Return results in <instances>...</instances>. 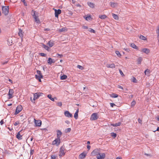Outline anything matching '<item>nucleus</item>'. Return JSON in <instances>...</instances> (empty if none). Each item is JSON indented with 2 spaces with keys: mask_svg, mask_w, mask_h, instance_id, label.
Wrapping results in <instances>:
<instances>
[{
  "mask_svg": "<svg viewBox=\"0 0 159 159\" xmlns=\"http://www.w3.org/2000/svg\"><path fill=\"white\" fill-rule=\"evenodd\" d=\"M31 14L33 16V18L34 19L35 21L37 23H40V21L38 18V13H35V11L32 10L31 11Z\"/></svg>",
  "mask_w": 159,
  "mask_h": 159,
  "instance_id": "nucleus-1",
  "label": "nucleus"
},
{
  "mask_svg": "<svg viewBox=\"0 0 159 159\" xmlns=\"http://www.w3.org/2000/svg\"><path fill=\"white\" fill-rule=\"evenodd\" d=\"M66 150L65 149V147L62 146L60 148L59 151V156L60 157H61L64 156L66 152Z\"/></svg>",
  "mask_w": 159,
  "mask_h": 159,
  "instance_id": "nucleus-2",
  "label": "nucleus"
},
{
  "mask_svg": "<svg viewBox=\"0 0 159 159\" xmlns=\"http://www.w3.org/2000/svg\"><path fill=\"white\" fill-rule=\"evenodd\" d=\"M98 113L95 112L94 113L92 114L90 118V120H97L98 118Z\"/></svg>",
  "mask_w": 159,
  "mask_h": 159,
  "instance_id": "nucleus-3",
  "label": "nucleus"
},
{
  "mask_svg": "<svg viewBox=\"0 0 159 159\" xmlns=\"http://www.w3.org/2000/svg\"><path fill=\"white\" fill-rule=\"evenodd\" d=\"M2 13L5 15H6L8 14L9 12V8L8 7H2Z\"/></svg>",
  "mask_w": 159,
  "mask_h": 159,
  "instance_id": "nucleus-4",
  "label": "nucleus"
},
{
  "mask_svg": "<svg viewBox=\"0 0 159 159\" xmlns=\"http://www.w3.org/2000/svg\"><path fill=\"white\" fill-rule=\"evenodd\" d=\"M60 139L57 138L55 140L53 141L52 144L58 146L60 144Z\"/></svg>",
  "mask_w": 159,
  "mask_h": 159,
  "instance_id": "nucleus-5",
  "label": "nucleus"
},
{
  "mask_svg": "<svg viewBox=\"0 0 159 159\" xmlns=\"http://www.w3.org/2000/svg\"><path fill=\"white\" fill-rule=\"evenodd\" d=\"M43 94V93L40 92H38L34 93L33 99L34 101L38 99L40 96H42Z\"/></svg>",
  "mask_w": 159,
  "mask_h": 159,
  "instance_id": "nucleus-6",
  "label": "nucleus"
},
{
  "mask_svg": "<svg viewBox=\"0 0 159 159\" xmlns=\"http://www.w3.org/2000/svg\"><path fill=\"white\" fill-rule=\"evenodd\" d=\"M106 157L105 154L104 153H100L96 156L97 159H104Z\"/></svg>",
  "mask_w": 159,
  "mask_h": 159,
  "instance_id": "nucleus-7",
  "label": "nucleus"
},
{
  "mask_svg": "<svg viewBox=\"0 0 159 159\" xmlns=\"http://www.w3.org/2000/svg\"><path fill=\"white\" fill-rule=\"evenodd\" d=\"M22 109V107L20 105H18L16 107L15 114L16 115L19 113Z\"/></svg>",
  "mask_w": 159,
  "mask_h": 159,
  "instance_id": "nucleus-8",
  "label": "nucleus"
},
{
  "mask_svg": "<svg viewBox=\"0 0 159 159\" xmlns=\"http://www.w3.org/2000/svg\"><path fill=\"white\" fill-rule=\"evenodd\" d=\"M34 123L35 125L37 126L40 127L42 124L41 121L40 120H36L35 119H34Z\"/></svg>",
  "mask_w": 159,
  "mask_h": 159,
  "instance_id": "nucleus-9",
  "label": "nucleus"
},
{
  "mask_svg": "<svg viewBox=\"0 0 159 159\" xmlns=\"http://www.w3.org/2000/svg\"><path fill=\"white\" fill-rule=\"evenodd\" d=\"M99 153V150L98 149H96L92 152L91 154L93 156H97Z\"/></svg>",
  "mask_w": 159,
  "mask_h": 159,
  "instance_id": "nucleus-10",
  "label": "nucleus"
},
{
  "mask_svg": "<svg viewBox=\"0 0 159 159\" xmlns=\"http://www.w3.org/2000/svg\"><path fill=\"white\" fill-rule=\"evenodd\" d=\"M55 11V15L56 17H58V15L61 13V10L60 9L57 10L54 9Z\"/></svg>",
  "mask_w": 159,
  "mask_h": 159,
  "instance_id": "nucleus-11",
  "label": "nucleus"
},
{
  "mask_svg": "<svg viewBox=\"0 0 159 159\" xmlns=\"http://www.w3.org/2000/svg\"><path fill=\"white\" fill-rule=\"evenodd\" d=\"M13 93L14 91L13 89H10L8 93V95L9 96L8 99H10L13 97L12 95H13Z\"/></svg>",
  "mask_w": 159,
  "mask_h": 159,
  "instance_id": "nucleus-12",
  "label": "nucleus"
},
{
  "mask_svg": "<svg viewBox=\"0 0 159 159\" xmlns=\"http://www.w3.org/2000/svg\"><path fill=\"white\" fill-rule=\"evenodd\" d=\"M87 154V152L86 151H84L83 152L80 154V158L84 159L85 157Z\"/></svg>",
  "mask_w": 159,
  "mask_h": 159,
  "instance_id": "nucleus-13",
  "label": "nucleus"
},
{
  "mask_svg": "<svg viewBox=\"0 0 159 159\" xmlns=\"http://www.w3.org/2000/svg\"><path fill=\"white\" fill-rule=\"evenodd\" d=\"M64 115L68 117H71L72 116V115L68 111L65 112Z\"/></svg>",
  "mask_w": 159,
  "mask_h": 159,
  "instance_id": "nucleus-14",
  "label": "nucleus"
},
{
  "mask_svg": "<svg viewBox=\"0 0 159 159\" xmlns=\"http://www.w3.org/2000/svg\"><path fill=\"white\" fill-rule=\"evenodd\" d=\"M106 66L107 68H114L115 67V65L114 63H111V64H107L106 65Z\"/></svg>",
  "mask_w": 159,
  "mask_h": 159,
  "instance_id": "nucleus-15",
  "label": "nucleus"
},
{
  "mask_svg": "<svg viewBox=\"0 0 159 159\" xmlns=\"http://www.w3.org/2000/svg\"><path fill=\"white\" fill-rule=\"evenodd\" d=\"M57 138H59L60 139L61 137V135L62 134V133L59 130H57Z\"/></svg>",
  "mask_w": 159,
  "mask_h": 159,
  "instance_id": "nucleus-16",
  "label": "nucleus"
},
{
  "mask_svg": "<svg viewBox=\"0 0 159 159\" xmlns=\"http://www.w3.org/2000/svg\"><path fill=\"white\" fill-rule=\"evenodd\" d=\"M18 35L21 39H22L23 37V32L21 29H19Z\"/></svg>",
  "mask_w": 159,
  "mask_h": 159,
  "instance_id": "nucleus-17",
  "label": "nucleus"
},
{
  "mask_svg": "<svg viewBox=\"0 0 159 159\" xmlns=\"http://www.w3.org/2000/svg\"><path fill=\"white\" fill-rule=\"evenodd\" d=\"M141 51L143 52L148 54L150 52V50L149 49L146 48H144L142 49Z\"/></svg>",
  "mask_w": 159,
  "mask_h": 159,
  "instance_id": "nucleus-18",
  "label": "nucleus"
},
{
  "mask_svg": "<svg viewBox=\"0 0 159 159\" xmlns=\"http://www.w3.org/2000/svg\"><path fill=\"white\" fill-rule=\"evenodd\" d=\"M19 131L18 133L16 135V138L19 140H21L22 139V136L20 134V132Z\"/></svg>",
  "mask_w": 159,
  "mask_h": 159,
  "instance_id": "nucleus-19",
  "label": "nucleus"
},
{
  "mask_svg": "<svg viewBox=\"0 0 159 159\" xmlns=\"http://www.w3.org/2000/svg\"><path fill=\"white\" fill-rule=\"evenodd\" d=\"M110 5L112 7H115L117 6V3L115 2H110Z\"/></svg>",
  "mask_w": 159,
  "mask_h": 159,
  "instance_id": "nucleus-20",
  "label": "nucleus"
},
{
  "mask_svg": "<svg viewBox=\"0 0 159 159\" xmlns=\"http://www.w3.org/2000/svg\"><path fill=\"white\" fill-rule=\"evenodd\" d=\"M130 46L132 48L135 49L139 50L138 49V47L134 43H131Z\"/></svg>",
  "mask_w": 159,
  "mask_h": 159,
  "instance_id": "nucleus-21",
  "label": "nucleus"
},
{
  "mask_svg": "<svg viewBox=\"0 0 159 159\" xmlns=\"http://www.w3.org/2000/svg\"><path fill=\"white\" fill-rule=\"evenodd\" d=\"M78 112H79V109H78L76 110V112H75V113L74 115V117L76 119H77L78 118Z\"/></svg>",
  "mask_w": 159,
  "mask_h": 159,
  "instance_id": "nucleus-22",
  "label": "nucleus"
},
{
  "mask_svg": "<svg viewBox=\"0 0 159 159\" xmlns=\"http://www.w3.org/2000/svg\"><path fill=\"white\" fill-rule=\"evenodd\" d=\"M107 17V16L105 15H99V18L101 19H104Z\"/></svg>",
  "mask_w": 159,
  "mask_h": 159,
  "instance_id": "nucleus-23",
  "label": "nucleus"
},
{
  "mask_svg": "<svg viewBox=\"0 0 159 159\" xmlns=\"http://www.w3.org/2000/svg\"><path fill=\"white\" fill-rule=\"evenodd\" d=\"M47 62L50 65L52 63H54L52 59L51 58H48Z\"/></svg>",
  "mask_w": 159,
  "mask_h": 159,
  "instance_id": "nucleus-24",
  "label": "nucleus"
},
{
  "mask_svg": "<svg viewBox=\"0 0 159 159\" xmlns=\"http://www.w3.org/2000/svg\"><path fill=\"white\" fill-rule=\"evenodd\" d=\"M110 96L113 98H116L118 97V95L117 94L113 93L110 95Z\"/></svg>",
  "mask_w": 159,
  "mask_h": 159,
  "instance_id": "nucleus-25",
  "label": "nucleus"
},
{
  "mask_svg": "<svg viewBox=\"0 0 159 159\" xmlns=\"http://www.w3.org/2000/svg\"><path fill=\"white\" fill-rule=\"evenodd\" d=\"M84 17L87 21L91 20V17L90 16H84Z\"/></svg>",
  "mask_w": 159,
  "mask_h": 159,
  "instance_id": "nucleus-26",
  "label": "nucleus"
},
{
  "mask_svg": "<svg viewBox=\"0 0 159 159\" xmlns=\"http://www.w3.org/2000/svg\"><path fill=\"white\" fill-rule=\"evenodd\" d=\"M48 45L50 47H51L52 46H53L54 45V43L52 41H50L48 43Z\"/></svg>",
  "mask_w": 159,
  "mask_h": 159,
  "instance_id": "nucleus-27",
  "label": "nucleus"
},
{
  "mask_svg": "<svg viewBox=\"0 0 159 159\" xmlns=\"http://www.w3.org/2000/svg\"><path fill=\"white\" fill-rule=\"evenodd\" d=\"M88 4L89 6L91 8H93L94 7V4L93 3L90 2H88Z\"/></svg>",
  "mask_w": 159,
  "mask_h": 159,
  "instance_id": "nucleus-28",
  "label": "nucleus"
},
{
  "mask_svg": "<svg viewBox=\"0 0 159 159\" xmlns=\"http://www.w3.org/2000/svg\"><path fill=\"white\" fill-rule=\"evenodd\" d=\"M112 16L113 18L116 20H118L119 19L118 16L116 15L114 13H112Z\"/></svg>",
  "mask_w": 159,
  "mask_h": 159,
  "instance_id": "nucleus-29",
  "label": "nucleus"
},
{
  "mask_svg": "<svg viewBox=\"0 0 159 159\" xmlns=\"http://www.w3.org/2000/svg\"><path fill=\"white\" fill-rule=\"evenodd\" d=\"M142 60L143 59L141 57H139L137 60L138 64H140L141 63Z\"/></svg>",
  "mask_w": 159,
  "mask_h": 159,
  "instance_id": "nucleus-30",
  "label": "nucleus"
},
{
  "mask_svg": "<svg viewBox=\"0 0 159 159\" xmlns=\"http://www.w3.org/2000/svg\"><path fill=\"white\" fill-rule=\"evenodd\" d=\"M121 123L120 122L116 123L115 124H113L111 125H112L113 126H117L120 125Z\"/></svg>",
  "mask_w": 159,
  "mask_h": 159,
  "instance_id": "nucleus-31",
  "label": "nucleus"
},
{
  "mask_svg": "<svg viewBox=\"0 0 159 159\" xmlns=\"http://www.w3.org/2000/svg\"><path fill=\"white\" fill-rule=\"evenodd\" d=\"M50 99L51 101H54V98L52 97V95L51 94H48L47 96Z\"/></svg>",
  "mask_w": 159,
  "mask_h": 159,
  "instance_id": "nucleus-32",
  "label": "nucleus"
},
{
  "mask_svg": "<svg viewBox=\"0 0 159 159\" xmlns=\"http://www.w3.org/2000/svg\"><path fill=\"white\" fill-rule=\"evenodd\" d=\"M35 78L36 79L38 80L40 79L43 78V75H41L40 76L39 75H35Z\"/></svg>",
  "mask_w": 159,
  "mask_h": 159,
  "instance_id": "nucleus-33",
  "label": "nucleus"
},
{
  "mask_svg": "<svg viewBox=\"0 0 159 159\" xmlns=\"http://www.w3.org/2000/svg\"><path fill=\"white\" fill-rule=\"evenodd\" d=\"M67 78V76L66 75H63L61 76V80L66 79Z\"/></svg>",
  "mask_w": 159,
  "mask_h": 159,
  "instance_id": "nucleus-34",
  "label": "nucleus"
},
{
  "mask_svg": "<svg viewBox=\"0 0 159 159\" xmlns=\"http://www.w3.org/2000/svg\"><path fill=\"white\" fill-rule=\"evenodd\" d=\"M131 81L132 82L134 83H136L137 82V80L135 78L133 77V78L131 79Z\"/></svg>",
  "mask_w": 159,
  "mask_h": 159,
  "instance_id": "nucleus-35",
  "label": "nucleus"
},
{
  "mask_svg": "<svg viewBox=\"0 0 159 159\" xmlns=\"http://www.w3.org/2000/svg\"><path fill=\"white\" fill-rule=\"evenodd\" d=\"M144 73L145 75H148L150 73V70L147 69L145 70Z\"/></svg>",
  "mask_w": 159,
  "mask_h": 159,
  "instance_id": "nucleus-36",
  "label": "nucleus"
},
{
  "mask_svg": "<svg viewBox=\"0 0 159 159\" xmlns=\"http://www.w3.org/2000/svg\"><path fill=\"white\" fill-rule=\"evenodd\" d=\"M139 38L143 40H145L146 39V38L144 36L142 35H140L139 37Z\"/></svg>",
  "mask_w": 159,
  "mask_h": 159,
  "instance_id": "nucleus-37",
  "label": "nucleus"
},
{
  "mask_svg": "<svg viewBox=\"0 0 159 159\" xmlns=\"http://www.w3.org/2000/svg\"><path fill=\"white\" fill-rule=\"evenodd\" d=\"M111 136L113 138H115L117 136L116 134L113 132L111 133Z\"/></svg>",
  "mask_w": 159,
  "mask_h": 159,
  "instance_id": "nucleus-38",
  "label": "nucleus"
},
{
  "mask_svg": "<svg viewBox=\"0 0 159 159\" xmlns=\"http://www.w3.org/2000/svg\"><path fill=\"white\" fill-rule=\"evenodd\" d=\"M88 30L90 32H91V33H95V31L93 30V29L91 28H89L88 29Z\"/></svg>",
  "mask_w": 159,
  "mask_h": 159,
  "instance_id": "nucleus-39",
  "label": "nucleus"
},
{
  "mask_svg": "<svg viewBox=\"0 0 159 159\" xmlns=\"http://www.w3.org/2000/svg\"><path fill=\"white\" fill-rule=\"evenodd\" d=\"M115 53L119 57H120L121 56V54H120V52L118 51H116L115 52Z\"/></svg>",
  "mask_w": 159,
  "mask_h": 159,
  "instance_id": "nucleus-40",
  "label": "nucleus"
},
{
  "mask_svg": "<svg viewBox=\"0 0 159 159\" xmlns=\"http://www.w3.org/2000/svg\"><path fill=\"white\" fill-rule=\"evenodd\" d=\"M136 102L134 100L131 103V107H133L136 104Z\"/></svg>",
  "mask_w": 159,
  "mask_h": 159,
  "instance_id": "nucleus-41",
  "label": "nucleus"
},
{
  "mask_svg": "<svg viewBox=\"0 0 159 159\" xmlns=\"http://www.w3.org/2000/svg\"><path fill=\"white\" fill-rule=\"evenodd\" d=\"M43 47L46 50H48L49 48L48 47L45 45L43 44Z\"/></svg>",
  "mask_w": 159,
  "mask_h": 159,
  "instance_id": "nucleus-42",
  "label": "nucleus"
},
{
  "mask_svg": "<svg viewBox=\"0 0 159 159\" xmlns=\"http://www.w3.org/2000/svg\"><path fill=\"white\" fill-rule=\"evenodd\" d=\"M66 30V29L65 28H63L59 30V31L60 32H62L64 31H65Z\"/></svg>",
  "mask_w": 159,
  "mask_h": 159,
  "instance_id": "nucleus-43",
  "label": "nucleus"
},
{
  "mask_svg": "<svg viewBox=\"0 0 159 159\" xmlns=\"http://www.w3.org/2000/svg\"><path fill=\"white\" fill-rule=\"evenodd\" d=\"M71 129L70 128H68L65 130V132L66 133L69 132L71 131Z\"/></svg>",
  "mask_w": 159,
  "mask_h": 159,
  "instance_id": "nucleus-44",
  "label": "nucleus"
},
{
  "mask_svg": "<svg viewBox=\"0 0 159 159\" xmlns=\"http://www.w3.org/2000/svg\"><path fill=\"white\" fill-rule=\"evenodd\" d=\"M57 106L61 107L62 106V102H59L57 103Z\"/></svg>",
  "mask_w": 159,
  "mask_h": 159,
  "instance_id": "nucleus-45",
  "label": "nucleus"
},
{
  "mask_svg": "<svg viewBox=\"0 0 159 159\" xmlns=\"http://www.w3.org/2000/svg\"><path fill=\"white\" fill-rule=\"evenodd\" d=\"M39 54L41 56L43 57H46V54H45L43 53H40Z\"/></svg>",
  "mask_w": 159,
  "mask_h": 159,
  "instance_id": "nucleus-46",
  "label": "nucleus"
},
{
  "mask_svg": "<svg viewBox=\"0 0 159 159\" xmlns=\"http://www.w3.org/2000/svg\"><path fill=\"white\" fill-rule=\"evenodd\" d=\"M63 55L62 54H60L58 53H57V57H59L60 58H61V57H63Z\"/></svg>",
  "mask_w": 159,
  "mask_h": 159,
  "instance_id": "nucleus-47",
  "label": "nucleus"
},
{
  "mask_svg": "<svg viewBox=\"0 0 159 159\" xmlns=\"http://www.w3.org/2000/svg\"><path fill=\"white\" fill-rule=\"evenodd\" d=\"M20 124L19 121H17L15 122V123L14 124V125L15 126H16Z\"/></svg>",
  "mask_w": 159,
  "mask_h": 159,
  "instance_id": "nucleus-48",
  "label": "nucleus"
},
{
  "mask_svg": "<svg viewBox=\"0 0 159 159\" xmlns=\"http://www.w3.org/2000/svg\"><path fill=\"white\" fill-rule=\"evenodd\" d=\"M37 73L39 75H39L40 76L41 75H43L41 72V71L40 70H38L37 71Z\"/></svg>",
  "mask_w": 159,
  "mask_h": 159,
  "instance_id": "nucleus-49",
  "label": "nucleus"
},
{
  "mask_svg": "<svg viewBox=\"0 0 159 159\" xmlns=\"http://www.w3.org/2000/svg\"><path fill=\"white\" fill-rule=\"evenodd\" d=\"M119 72H120V74L122 76V75H124V74L123 73V72H122V71L120 70V69H119Z\"/></svg>",
  "mask_w": 159,
  "mask_h": 159,
  "instance_id": "nucleus-50",
  "label": "nucleus"
},
{
  "mask_svg": "<svg viewBox=\"0 0 159 159\" xmlns=\"http://www.w3.org/2000/svg\"><path fill=\"white\" fill-rule=\"evenodd\" d=\"M110 105L111 107H114V106H116V105L114 103H110Z\"/></svg>",
  "mask_w": 159,
  "mask_h": 159,
  "instance_id": "nucleus-51",
  "label": "nucleus"
},
{
  "mask_svg": "<svg viewBox=\"0 0 159 159\" xmlns=\"http://www.w3.org/2000/svg\"><path fill=\"white\" fill-rule=\"evenodd\" d=\"M138 122L139 123H140L141 124H142V120L141 119H140L139 118L138 119Z\"/></svg>",
  "mask_w": 159,
  "mask_h": 159,
  "instance_id": "nucleus-52",
  "label": "nucleus"
},
{
  "mask_svg": "<svg viewBox=\"0 0 159 159\" xmlns=\"http://www.w3.org/2000/svg\"><path fill=\"white\" fill-rule=\"evenodd\" d=\"M117 87H118V88L119 89H120L122 90H123V88L121 86H120V85H118L117 86Z\"/></svg>",
  "mask_w": 159,
  "mask_h": 159,
  "instance_id": "nucleus-53",
  "label": "nucleus"
},
{
  "mask_svg": "<svg viewBox=\"0 0 159 159\" xmlns=\"http://www.w3.org/2000/svg\"><path fill=\"white\" fill-rule=\"evenodd\" d=\"M56 157L55 155H52L51 156V159H55Z\"/></svg>",
  "mask_w": 159,
  "mask_h": 159,
  "instance_id": "nucleus-54",
  "label": "nucleus"
},
{
  "mask_svg": "<svg viewBox=\"0 0 159 159\" xmlns=\"http://www.w3.org/2000/svg\"><path fill=\"white\" fill-rule=\"evenodd\" d=\"M82 28L83 29H88V27L87 26H84V25L83 26Z\"/></svg>",
  "mask_w": 159,
  "mask_h": 159,
  "instance_id": "nucleus-55",
  "label": "nucleus"
},
{
  "mask_svg": "<svg viewBox=\"0 0 159 159\" xmlns=\"http://www.w3.org/2000/svg\"><path fill=\"white\" fill-rule=\"evenodd\" d=\"M83 93H84V92H86L85 90L87 89L86 87H83Z\"/></svg>",
  "mask_w": 159,
  "mask_h": 159,
  "instance_id": "nucleus-56",
  "label": "nucleus"
},
{
  "mask_svg": "<svg viewBox=\"0 0 159 159\" xmlns=\"http://www.w3.org/2000/svg\"><path fill=\"white\" fill-rule=\"evenodd\" d=\"M4 123V121H3V120H2L0 122V124L1 125H2Z\"/></svg>",
  "mask_w": 159,
  "mask_h": 159,
  "instance_id": "nucleus-57",
  "label": "nucleus"
},
{
  "mask_svg": "<svg viewBox=\"0 0 159 159\" xmlns=\"http://www.w3.org/2000/svg\"><path fill=\"white\" fill-rule=\"evenodd\" d=\"M87 149L89 150L90 148H91V146L89 145H88L87 146Z\"/></svg>",
  "mask_w": 159,
  "mask_h": 159,
  "instance_id": "nucleus-58",
  "label": "nucleus"
},
{
  "mask_svg": "<svg viewBox=\"0 0 159 159\" xmlns=\"http://www.w3.org/2000/svg\"><path fill=\"white\" fill-rule=\"evenodd\" d=\"M34 150L31 149L30 150V154H33L34 153Z\"/></svg>",
  "mask_w": 159,
  "mask_h": 159,
  "instance_id": "nucleus-59",
  "label": "nucleus"
},
{
  "mask_svg": "<svg viewBox=\"0 0 159 159\" xmlns=\"http://www.w3.org/2000/svg\"><path fill=\"white\" fill-rule=\"evenodd\" d=\"M8 62V61H5V62H2V65H5V64H6Z\"/></svg>",
  "mask_w": 159,
  "mask_h": 159,
  "instance_id": "nucleus-60",
  "label": "nucleus"
},
{
  "mask_svg": "<svg viewBox=\"0 0 159 159\" xmlns=\"http://www.w3.org/2000/svg\"><path fill=\"white\" fill-rule=\"evenodd\" d=\"M9 130H10V131H11L12 129H13V128L12 127H11V128H10V127H7V128Z\"/></svg>",
  "mask_w": 159,
  "mask_h": 159,
  "instance_id": "nucleus-61",
  "label": "nucleus"
},
{
  "mask_svg": "<svg viewBox=\"0 0 159 159\" xmlns=\"http://www.w3.org/2000/svg\"><path fill=\"white\" fill-rule=\"evenodd\" d=\"M65 122L67 124H69L70 123V121L69 120H66L65 121Z\"/></svg>",
  "mask_w": 159,
  "mask_h": 159,
  "instance_id": "nucleus-62",
  "label": "nucleus"
},
{
  "mask_svg": "<svg viewBox=\"0 0 159 159\" xmlns=\"http://www.w3.org/2000/svg\"><path fill=\"white\" fill-rule=\"evenodd\" d=\"M157 34H159V28L157 30Z\"/></svg>",
  "mask_w": 159,
  "mask_h": 159,
  "instance_id": "nucleus-63",
  "label": "nucleus"
},
{
  "mask_svg": "<svg viewBox=\"0 0 159 159\" xmlns=\"http://www.w3.org/2000/svg\"><path fill=\"white\" fill-rule=\"evenodd\" d=\"M157 131H159V127H158L157 128V129L156 130H155V131H153L154 132H156Z\"/></svg>",
  "mask_w": 159,
  "mask_h": 159,
  "instance_id": "nucleus-64",
  "label": "nucleus"
}]
</instances>
